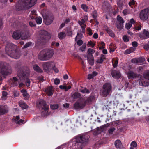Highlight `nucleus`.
Wrapping results in <instances>:
<instances>
[{
  "instance_id": "nucleus-25",
  "label": "nucleus",
  "mask_w": 149,
  "mask_h": 149,
  "mask_svg": "<svg viewBox=\"0 0 149 149\" xmlns=\"http://www.w3.org/2000/svg\"><path fill=\"white\" fill-rule=\"evenodd\" d=\"M105 56L104 55L102 54L100 58L96 60V62L98 63L102 64L104 60L105 59Z\"/></svg>"
},
{
  "instance_id": "nucleus-44",
  "label": "nucleus",
  "mask_w": 149,
  "mask_h": 149,
  "mask_svg": "<svg viewBox=\"0 0 149 149\" xmlns=\"http://www.w3.org/2000/svg\"><path fill=\"white\" fill-rule=\"evenodd\" d=\"M116 130L115 128L114 127H111L108 130V132L110 134H112L113 132Z\"/></svg>"
},
{
  "instance_id": "nucleus-21",
  "label": "nucleus",
  "mask_w": 149,
  "mask_h": 149,
  "mask_svg": "<svg viewBox=\"0 0 149 149\" xmlns=\"http://www.w3.org/2000/svg\"><path fill=\"white\" fill-rule=\"evenodd\" d=\"M111 74L113 77L117 79H118L121 76L120 72L115 70H113Z\"/></svg>"
},
{
  "instance_id": "nucleus-46",
  "label": "nucleus",
  "mask_w": 149,
  "mask_h": 149,
  "mask_svg": "<svg viewBox=\"0 0 149 149\" xmlns=\"http://www.w3.org/2000/svg\"><path fill=\"white\" fill-rule=\"evenodd\" d=\"M66 32L67 36H71V37L72 36V32L70 29H68Z\"/></svg>"
},
{
  "instance_id": "nucleus-41",
  "label": "nucleus",
  "mask_w": 149,
  "mask_h": 149,
  "mask_svg": "<svg viewBox=\"0 0 149 149\" xmlns=\"http://www.w3.org/2000/svg\"><path fill=\"white\" fill-rule=\"evenodd\" d=\"M80 92L83 93L89 94L90 93L89 90L87 89L86 88H85L84 89L81 90L80 91Z\"/></svg>"
},
{
  "instance_id": "nucleus-14",
  "label": "nucleus",
  "mask_w": 149,
  "mask_h": 149,
  "mask_svg": "<svg viewBox=\"0 0 149 149\" xmlns=\"http://www.w3.org/2000/svg\"><path fill=\"white\" fill-rule=\"evenodd\" d=\"M86 105L84 100L77 101L74 105V108L76 109L83 108Z\"/></svg>"
},
{
  "instance_id": "nucleus-47",
  "label": "nucleus",
  "mask_w": 149,
  "mask_h": 149,
  "mask_svg": "<svg viewBox=\"0 0 149 149\" xmlns=\"http://www.w3.org/2000/svg\"><path fill=\"white\" fill-rule=\"evenodd\" d=\"M86 48V43H84L83 45L80 47V49L82 52L84 51Z\"/></svg>"
},
{
  "instance_id": "nucleus-5",
  "label": "nucleus",
  "mask_w": 149,
  "mask_h": 149,
  "mask_svg": "<svg viewBox=\"0 0 149 149\" xmlns=\"http://www.w3.org/2000/svg\"><path fill=\"white\" fill-rule=\"evenodd\" d=\"M89 138V136L87 135L80 134L76 137V141L77 143H81L82 147L88 144Z\"/></svg>"
},
{
  "instance_id": "nucleus-37",
  "label": "nucleus",
  "mask_w": 149,
  "mask_h": 149,
  "mask_svg": "<svg viewBox=\"0 0 149 149\" xmlns=\"http://www.w3.org/2000/svg\"><path fill=\"white\" fill-rule=\"evenodd\" d=\"M19 104V106L22 109H26L27 108V105L24 103L20 102Z\"/></svg>"
},
{
  "instance_id": "nucleus-38",
  "label": "nucleus",
  "mask_w": 149,
  "mask_h": 149,
  "mask_svg": "<svg viewBox=\"0 0 149 149\" xmlns=\"http://www.w3.org/2000/svg\"><path fill=\"white\" fill-rule=\"evenodd\" d=\"M59 107V105L58 104H51L50 105V108L52 110L56 109Z\"/></svg>"
},
{
  "instance_id": "nucleus-22",
  "label": "nucleus",
  "mask_w": 149,
  "mask_h": 149,
  "mask_svg": "<svg viewBox=\"0 0 149 149\" xmlns=\"http://www.w3.org/2000/svg\"><path fill=\"white\" fill-rule=\"evenodd\" d=\"M11 80V85L13 87L17 86L20 82L19 79L15 77H14Z\"/></svg>"
},
{
  "instance_id": "nucleus-23",
  "label": "nucleus",
  "mask_w": 149,
  "mask_h": 149,
  "mask_svg": "<svg viewBox=\"0 0 149 149\" xmlns=\"http://www.w3.org/2000/svg\"><path fill=\"white\" fill-rule=\"evenodd\" d=\"M88 61L89 64L91 66L94 65V59L93 55H89L87 56Z\"/></svg>"
},
{
  "instance_id": "nucleus-16",
  "label": "nucleus",
  "mask_w": 149,
  "mask_h": 149,
  "mask_svg": "<svg viewBox=\"0 0 149 149\" xmlns=\"http://www.w3.org/2000/svg\"><path fill=\"white\" fill-rule=\"evenodd\" d=\"M139 37L142 39H146L149 38V31L144 29L143 32L139 33Z\"/></svg>"
},
{
  "instance_id": "nucleus-17",
  "label": "nucleus",
  "mask_w": 149,
  "mask_h": 149,
  "mask_svg": "<svg viewBox=\"0 0 149 149\" xmlns=\"http://www.w3.org/2000/svg\"><path fill=\"white\" fill-rule=\"evenodd\" d=\"M39 104L44 111H47L49 109V106L47 105L46 102L43 100H40L38 102Z\"/></svg>"
},
{
  "instance_id": "nucleus-56",
  "label": "nucleus",
  "mask_w": 149,
  "mask_h": 149,
  "mask_svg": "<svg viewBox=\"0 0 149 149\" xmlns=\"http://www.w3.org/2000/svg\"><path fill=\"white\" fill-rule=\"evenodd\" d=\"M83 41L81 40H79L77 42V44L79 46L83 44Z\"/></svg>"
},
{
  "instance_id": "nucleus-9",
  "label": "nucleus",
  "mask_w": 149,
  "mask_h": 149,
  "mask_svg": "<svg viewBox=\"0 0 149 149\" xmlns=\"http://www.w3.org/2000/svg\"><path fill=\"white\" fill-rule=\"evenodd\" d=\"M127 76L129 79H135L136 78L142 77V76L132 71L129 70L127 74Z\"/></svg>"
},
{
  "instance_id": "nucleus-10",
  "label": "nucleus",
  "mask_w": 149,
  "mask_h": 149,
  "mask_svg": "<svg viewBox=\"0 0 149 149\" xmlns=\"http://www.w3.org/2000/svg\"><path fill=\"white\" fill-rule=\"evenodd\" d=\"M149 13V8L142 10L140 14V17L142 20L147 19L148 17Z\"/></svg>"
},
{
  "instance_id": "nucleus-39",
  "label": "nucleus",
  "mask_w": 149,
  "mask_h": 149,
  "mask_svg": "<svg viewBox=\"0 0 149 149\" xmlns=\"http://www.w3.org/2000/svg\"><path fill=\"white\" fill-rule=\"evenodd\" d=\"M143 77L146 79L149 80V71L144 73L143 74Z\"/></svg>"
},
{
  "instance_id": "nucleus-62",
  "label": "nucleus",
  "mask_w": 149,
  "mask_h": 149,
  "mask_svg": "<svg viewBox=\"0 0 149 149\" xmlns=\"http://www.w3.org/2000/svg\"><path fill=\"white\" fill-rule=\"evenodd\" d=\"M29 24L30 26L31 27H34L36 26V24L31 21L29 22Z\"/></svg>"
},
{
  "instance_id": "nucleus-58",
  "label": "nucleus",
  "mask_w": 149,
  "mask_h": 149,
  "mask_svg": "<svg viewBox=\"0 0 149 149\" xmlns=\"http://www.w3.org/2000/svg\"><path fill=\"white\" fill-rule=\"evenodd\" d=\"M132 46L134 47H137L138 46L137 42L136 41L133 42H132Z\"/></svg>"
},
{
  "instance_id": "nucleus-24",
  "label": "nucleus",
  "mask_w": 149,
  "mask_h": 149,
  "mask_svg": "<svg viewBox=\"0 0 149 149\" xmlns=\"http://www.w3.org/2000/svg\"><path fill=\"white\" fill-rule=\"evenodd\" d=\"M114 145L117 148L121 149L122 147V143L120 140H116L115 142Z\"/></svg>"
},
{
  "instance_id": "nucleus-45",
  "label": "nucleus",
  "mask_w": 149,
  "mask_h": 149,
  "mask_svg": "<svg viewBox=\"0 0 149 149\" xmlns=\"http://www.w3.org/2000/svg\"><path fill=\"white\" fill-rule=\"evenodd\" d=\"M91 15L94 19H96L97 17V12L95 10L93 11L91 13Z\"/></svg>"
},
{
  "instance_id": "nucleus-26",
  "label": "nucleus",
  "mask_w": 149,
  "mask_h": 149,
  "mask_svg": "<svg viewBox=\"0 0 149 149\" xmlns=\"http://www.w3.org/2000/svg\"><path fill=\"white\" fill-rule=\"evenodd\" d=\"M21 91L22 93H23L22 95L24 97L25 100H28L29 97V95L27 93L26 91L24 89L21 90Z\"/></svg>"
},
{
  "instance_id": "nucleus-43",
  "label": "nucleus",
  "mask_w": 149,
  "mask_h": 149,
  "mask_svg": "<svg viewBox=\"0 0 149 149\" xmlns=\"http://www.w3.org/2000/svg\"><path fill=\"white\" fill-rule=\"evenodd\" d=\"M118 6L120 8H122L123 6V3L121 1H119L117 3Z\"/></svg>"
},
{
  "instance_id": "nucleus-32",
  "label": "nucleus",
  "mask_w": 149,
  "mask_h": 149,
  "mask_svg": "<svg viewBox=\"0 0 149 149\" xmlns=\"http://www.w3.org/2000/svg\"><path fill=\"white\" fill-rule=\"evenodd\" d=\"M72 97L74 99H76L81 98V95L80 93L78 92H75L72 95Z\"/></svg>"
},
{
  "instance_id": "nucleus-6",
  "label": "nucleus",
  "mask_w": 149,
  "mask_h": 149,
  "mask_svg": "<svg viewBox=\"0 0 149 149\" xmlns=\"http://www.w3.org/2000/svg\"><path fill=\"white\" fill-rule=\"evenodd\" d=\"M111 89V86L109 83H105L104 84L101 90V94L103 97H106L110 93Z\"/></svg>"
},
{
  "instance_id": "nucleus-15",
  "label": "nucleus",
  "mask_w": 149,
  "mask_h": 149,
  "mask_svg": "<svg viewBox=\"0 0 149 149\" xmlns=\"http://www.w3.org/2000/svg\"><path fill=\"white\" fill-rule=\"evenodd\" d=\"M20 52L17 47V48L13 51V52L9 56L12 58L17 59L20 57Z\"/></svg>"
},
{
  "instance_id": "nucleus-60",
  "label": "nucleus",
  "mask_w": 149,
  "mask_h": 149,
  "mask_svg": "<svg viewBox=\"0 0 149 149\" xmlns=\"http://www.w3.org/2000/svg\"><path fill=\"white\" fill-rule=\"evenodd\" d=\"M19 95V92L17 91H15L14 93V95L15 97H17Z\"/></svg>"
},
{
  "instance_id": "nucleus-61",
  "label": "nucleus",
  "mask_w": 149,
  "mask_h": 149,
  "mask_svg": "<svg viewBox=\"0 0 149 149\" xmlns=\"http://www.w3.org/2000/svg\"><path fill=\"white\" fill-rule=\"evenodd\" d=\"M59 88L61 89H65L66 91V89L67 88V86H66L60 85L59 86Z\"/></svg>"
},
{
  "instance_id": "nucleus-57",
  "label": "nucleus",
  "mask_w": 149,
  "mask_h": 149,
  "mask_svg": "<svg viewBox=\"0 0 149 149\" xmlns=\"http://www.w3.org/2000/svg\"><path fill=\"white\" fill-rule=\"evenodd\" d=\"M123 13L124 15H126L129 14L128 10L127 9L124 10L123 11Z\"/></svg>"
},
{
  "instance_id": "nucleus-50",
  "label": "nucleus",
  "mask_w": 149,
  "mask_h": 149,
  "mask_svg": "<svg viewBox=\"0 0 149 149\" xmlns=\"http://www.w3.org/2000/svg\"><path fill=\"white\" fill-rule=\"evenodd\" d=\"M131 146H132L133 147H136L137 146V144L135 141H134L131 143Z\"/></svg>"
},
{
  "instance_id": "nucleus-30",
  "label": "nucleus",
  "mask_w": 149,
  "mask_h": 149,
  "mask_svg": "<svg viewBox=\"0 0 149 149\" xmlns=\"http://www.w3.org/2000/svg\"><path fill=\"white\" fill-rule=\"evenodd\" d=\"M66 36V34L64 32H60L58 35V37L61 40L64 39Z\"/></svg>"
},
{
  "instance_id": "nucleus-29",
  "label": "nucleus",
  "mask_w": 149,
  "mask_h": 149,
  "mask_svg": "<svg viewBox=\"0 0 149 149\" xmlns=\"http://www.w3.org/2000/svg\"><path fill=\"white\" fill-rule=\"evenodd\" d=\"M45 91L48 93V95L50 96L53 94L52 89L51 87H48L46 88Z\"/></svg>"
},
{
  "instance_id": "nucleus-33",
  "label": "nucleus",
  "mask_w": 149,
  "mask_h": 149,
  "mask_svg": "<svg viewBox=\"0 0 149 149\" xmlns=\"http://www.w3.org/2000/svg\"><path fill=\"white\" fill-rule=\"evenodd\" d=\"M135 50V49L134 48L131 47L126 50L124 52V53L126 54H128L134 51Z\"/></svg>"
},
{
  "instance_id": "nucleus-54",
  "label": "nucleus",
  "mask_w": 149,
  "mask_h": 149,
  "mask_svg": "<svg viewBox=\"0 0 149 149\" xmlns=\"http://www.w3.org/2000/svg\"><path fill=\"white\" fill-rule=\"evenodd\" d=\"M123 39L125 42H127L129 41V40L127 36L126 35H124L123 37Z\"/></svg>"
},
{
  "instance_id": "nucleus-42",
  "label": "nucleus",
  "mask_w": 149,
  "mask_h": 149,
  "mask_svg": "<svg viewBox=\"0 0 149 149\" xmlns=\"http://www.w3.org/2000/svg\"><path fill=\"white\" fill-rule=\"evenodd\" d=\"M81 7L85 11L87 12L88 9V6L86 5L83 4L81 6Z\"/></svg>"
},
{
  "instance_id": "nucleus-35",
  "label": "nucleus",
  "mask_w": 149,
  "mask_h": 149,
  "mask_svg": "<svg viewBox=\"0 0 149 149\" xmlns=\"http://www.w3.org/2000/svg\"><path fill=\"white\" fill-rule=\"evenodd\" d=\"M7 92L5 91H2L1 96L2 98L4 100H6L7 97Z\"/></svg>"
},
{
  "instance_id": "nucleus-12",
  "label": "nucleus",
  "mask_w": 149,
  "mask_h": 149,
  "mask_svg": "<svg viewBox=\"0 0 149 149\" xmlns=\"http://www.w3.org/2000/svg\"><path fill=\"white\" fill-rule=\"evenodd\" d=\"M117 19L118 21V23H117V28L119 30H121L123 27V24L125 21L122 17L119 15L117 16Z\"/></svg>"
},
{
  "instance_id": "nucleus-48",
  "label": "nucleus",
  "mask_w": 149,
  "mask_h": 149,
  "mask_svg": "<svg viewBox=\"0 0 149 149\" xmlns=\"http://www.w3.org/2000/svg\"><path fill=\"white\" fill-rule=\"evenodd\" d=\"M132 24L129 22L126 24L125 27L127 29H129L132 27Z\"/></svg>"
},
{
  "instance_id": "nucleus-31",
  "label": "nucleus",
  "mask_w": 149,
  "mask_h": 149,
  "mask_svg": "<svg viewBox=\"0 0 149 149\" xmlns=\"http://www.w3.org/2000/svg\"><path fill=\"white\" fill-rule=\"evenodd\" d=\"M118 58H113L112 60L113 66L114 68H116L117 66L118 63Z\"/></svg>"
},
{
  "instance_id": "nucleus-51",
  "label": "nucleus",
  "mask_w": 149,
  "mask_h": 149,
  "mask_svg": "<svg viewBox=\"0 0 149 149\" xmlns=\"http://www.w3.org/2000/svg\"><path fill=\"white\" fill-rule=\"evenodd\" d=\"M87 31L89 35L91 36L92 35L93 33L92 32V30L91 28H88L87 29Z\"/></svg>"
},
{
  "instance_id": "nucleus-40",
  "label": "nucleus",
  "mask_w": 149,
  "mask_h": 149,
  "mask_svg": "<svg viewBox=\"0 0 149 149\" xmlns=\"http://www.w3.org/2000/svg\"><path fill=\"white\" fill-rule=\"evenodd\" d=\"M36 23H37V24H41L42 21V18L40 17H37V18H36Z\"/></svg>"
},
{
  "instance_id": "nucleus-53",
  "label": "nucleus",
  "mask_w": 149,
  "mask_h": 149,
  "mask_svg": "<svg viewBox=\"0 0 149 149\" xmlns=\"http://www.w3.org/2000/svg\"><path fill=\"white\" fill-rule=\"evenodd\" d=\"M46 111H43L42 113V115L44 117H45L48 115V112Z\"/></svg>"
},
{
  "instance_id": "nucleus-55",
  "label": "nucleus",
  "mask_w": 149,
  "mask_h": 149,
  "mask_svg": "<svg viewBox=\"0 0 149 149\" xmlns=\"http://www.w3.org/2000/svg\"><path fill=\"white\" fill-rule=\"evenodd\" d=\"M60 80L59 79L56 78L54 79V83L56 85H58L60 83Z\"/></svg>"
},
{
  "instance_id": "nucleus-52",
  "label": "nucleus",
  "mask_w": 149,
  "mask_h": 149,
  "mask_svg": "<svg viewBox=\"0 0 149 149\" xmlns=\"http://www.w3.org/2000/svg\"><path fill=\"white\" fill-rule=\"evenodd\" d=\"M31 42H29L26 43L24 46L23 47L24 48H27L31 46Z\"/></svg>"
},
{
  "instance_id": "nucleus-3",
  "label": "nucleus",
  "mask_w": 149,
  "mask_h": 149,
  "mask_svg": "<svg viewBox=\"0 0 149 149\" xmlns=\"http://www.w3.org/2000/svg\"><path fill=\"white\" fill-rule=\"evenodd\" d=\"M54 51L52 49H47L41 51L38 55V58L42 61L49 60L53 56Z\"/></svg>"
},
{
  "instance_id": "nucleus-28",
  "label": "nucleus",
  "mask_w": 149,
  "mask_h": 149,
  "mask_svg": "<svg viewBox=\"0 0 149 149\" xmlns=\"http://www.w3.org/2000/svg\"><path fill=\"white\" fill-rule=\"evenodd\" d=\"M94 97L93 96H90L86 100H84L86 104H90L91 102L93 100Z\"/></svg>"
},
{
  "instance_id": "nucleus-36",
  "label": "nucleus",
  "mask_w": 149,
  "mask_h": 149,
  "mask_svg": "<svg viewBox=\"0 0 149 149\" xmlns=\"http://www.w3.org/2000/svg\"><path fill=\"white\" fill-rule=\"evenodd\" d=\"M95 52V50L91 48H89L88 50L87 56H88L89 55H93L92 54L94 53Z\"/></svg>"
},
{
  "instance_id": "nucleus-7",
  "label": "nucleus",
  "mask_w": 149,
  "mask_h": 149,
  "mask_svg": "<svg viewBox=\"0 0 149 149\" xmlns=\"http://www.w3.org/2000/svg\"><path fill=\"white\" fill-rule=\"evenodd\" d=\"M43 17V22L46 25H49L53 22L54 17L51 13L44 14Z\"/></svg>"
},
{
  "instance_id": "nucleus-49",
  "label": "nucleus",
  "mask_w": 149,
  "mask_h": 149,
  "mask_svg": "<svg viewBox=\"0 0 149 149\" xmlns=\"http://www.w3.org/2000/svg\"><path fill=\"white\" fill-rule=\"evenodd\" d=\"M109 48L110 49L109 52L110 53H112L115 50L114 48L112 47V44H111L109 46Z\"/></svg>"
},
{
  "instance_id": "nucleus-59",
  "label": "nucleus",
  "mask_w": 149,
  "mask_h": 149,
  "mask_svg": "<svg viewBox=\"0 0 149 149\" xmlns=\"http://www.w3.org/2000/svg\"><path fill=\"white\" fill-rule=\"evenodd\" d=\"M143 47L145 50H148L149 49V45L148 44L145 45Z\"/></svg>"
},
{
  "instance_id": "nucleus-1",
  "label": "nucleus",
  "mask_w": 149,
  "mask_h": 149,
  "mask_svg": "<svg viewBox=\"0 0 149 149\" xmlns=\"http://www.w3.org/2000/svg\"><path fill=\"white\" fill-rule=\"evenodd\" d=\"M17 75L21 80H23L25 82L27 86H30V81L29 79V69L27 67L23 66L21 67V70L17 72Z\"/></svg>"
},
{
  "instance_id": "nucleus-27",
  "label": "nucleus",
  "mask_w": 149,
  "mask_h": 149,
  "mask_svg": "<svg viewBox=\"0 0 149 149\" xmlns=\"http://www.w3.org/2000/svg\"><path fill=\"white\" fill-rule=\"evenodd\" d=\"M33 68L35 71L38 72L42 73L43 72L42 70L37 64L33 65Z\"/></svg>"
},
{
  "instance_id": "nucleus-18",
  "label": "nucleus",
  "mask_w": 149,
  "mask_h": 149,
  "mask_svg": "<svg viewBox=\"0 0 149 149\" xmlns=\"http://www.w3.org/2000/svg\"><path fill=\"white\" fill-rule=\"evenodd\" d=\"M53 63L50 62L44 63L43 64V68L45 72L49 71V69L52 68Z\"/></svg>"
},
{
  "instance_id": "nucleus-11",
  "label": "nucleus",
  "mask_w": 149,
  "mask_h": 149,
  "mask_svg": "<svg viewBox=\"0 0 149 149\" xmlns=\"http://www.w3.org/2000/svg\"><path fill=\"white\" fill-rule=\"evenodd\" d=\"M12 37L13 38L16 40L19 39L20 37L23 40L26 39L27 38L26 36H24L23 35H21V32L18 30L16 31L13 32Z\"/></svg>"
},
{
  "instance_id": "nucleus-63",
  "label": "nucleus",
  "mask_w": 149,
  "mask_h": 149,
  "mask_svg": "<svg viewBox=\"0 0 149 149\" xmlns=\"http://www.w3.org/2000/svg\"><path fill=\"white\" fill-rule=\"evenodd\" d=\"M135 4V1L134 0H132L130 1L129 3V5L130 6L132 5H134Z\"/></svg>"
},
{
  "instance_id": "nucleus-19",
  "label": "nucleus",
  "mask_w": 149,
  "mask_h": 149,
  "mask_svg": "<svg viewBox=\"0 0 149 149\" xmlns=\"http://www.w3.org/2000/svg\"><path fill=\"white\" fill-rule=\"evenodd\" d=\"M8 111V109L6 105H0V115H4Z\"/></svg>"
},
{
  "instance_id": "nucleus-64",
  "label": "nucleus",
  "mask_w": 149,
  "mask_h": 149,
  "mask_svg": "<svg viewBox=\"0 0 149 149\" xmlns=\"http://www.w3.org/2000/svg\"><path fill=\"white\" fill-rule=\"evenodd\" d=\"M52 68L56 72L58 73V72L59 70L56 68L55 66H53V65Z\"/></svg>"
},
{
  "instance_id": "nucleus-4",
  "label": "nucleus",
  "mask_w": 149,
  "mask_h": 149,
  "mask_svg": "<svg viewBox=\"0 0 149 149\" xmlns=\"http://www.w3.org/2000/svg\"><path fill=\"white\" fill-rule=\"evenodd\" d=\"M12 72V69L10 65L6 62H0V73L3 75L10 74Z\"/></svg>"
},
{
  "instance_id": "nucleus-2",
  "label": "nucleus",
  "mask_w": 149,
  "mask_h": 149,
  "mask_svg": "<svg viewBox=\"0 0 149 149\" xmlns=\"http://www.w3.org/2000/svg\"><path fill=\"white\" fill-rule=\"evenodd\" d=\"M37 1V0H24L22 3L16 4V9L17 10L29 9L36 4Z\"/></svg>"
},
{
  "instance_id": "nucleus-8",
  "label": "nucleus",
  "mask_w": 149,
  "mask_h": 149,
  "mask_svg": "<svg viewBox=\"0 0 149 149\" xmlns=\"http://www.w3.org/2000/svg\"><path fill=\"white\" fill-rule=\"evenodd\" d=\"M17 46L11 43H8L6 46L5 51L9 56L12 53L13 51L17 48Z\"/></svg>"
},
{
  "instance_id": "nucleus-34",
  "label": "nucleus",
  "mask_w": 149,
  "mask_h": 149,
  "mask_svg": "<svg viewBox=\"0 0 149 149\" xmlns=\"http://www.w3.org/2000/svg\"><path fill=\"white\" fill-rule=\"evenodd\" d=\"M106 31L109 35L111 37H114L115 34L109 28H107L106 29Z\"/></svg>"
},
{
  "instance_id": "nucleus-20",
  "label": "nucleus",
  "mask_w": 149,
  "mask_h": 149,
  "mask_svg": "<svg viewBox=\"0 0 149 149\" xmlns=\"http://www.w3.org/2000/svg\"><path fill=\"white\" fill-rule=\"evenodd\" d=\"M145 60V58L143 57L135 58L132 59L131 62L134 63L139 64L143 62Z\"/></svg>"
},
{
  "instance_id": "nucleus-13",
  "label": "nucleus",
  "mask_w": 149,
  "mask_h": 149,
  "mask_svg": "<svg viewBox=\"0 0 149 149\" xmlns=\"http://www.w3.org/2000/svg\"><path fill=\"white\" fill-rule=\"evenodd\" d=\"M48 32L44 30H41L40 31L39 35L40 38V43L45 42L46 36L48 35Z\"/></svg>"
}]
</instances>
